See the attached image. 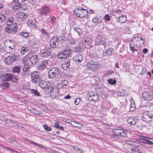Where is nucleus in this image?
I'll list each match as a JSON object with an SVG mask.
<instances>
[{
  "label": "nucleus",
  "instance_id": "38",
  "mask_svg": "<svg viewBox=\"0 0 153 153\" xmlns=\"http://www.w3.org/2000/svg\"><path fill=\"white\" fill-rule=\"evenodd\" d=\"M9 83L7 82H4L1 85V87L3 89H6L9 87Z\"/></svg>",
  "mask_w": 153,
  "mask_h": 153
},
{
  "label": "nucleus",
  "instance_id": "30",
  "mask_svg": "<svg viewBox=\"0 0 153 153\" xmlns=\"http://www.w3.org/2000/svg\"><path fill=\"white\" fill-rule=\"evenodd\" d=\"M129 46L131 50L133 53L135 51H137V50L136 49V48L137 47H136V44H135L130 43Z\"/></svg>",
  "mask_w": 153,
  "mask_h": 153
},
{
  "label": "nucleus",
  "instance_id": "15",
  "mask_svg": "<svg viewBox=\"0 0 153 153\" xmlns=\"http://www.w3.org/2000/svg\"><path fill=\"white\" fill-rule=\"evenodd\" d=\"M30 65H25L24 66L22 69L23 73H21L19 74V76H20V77L21 79L24 78L25 77V73L29 71L30 68Z\"/></svg>",
  "mask_w": 153,
  "mask_h": 153
},
{
  "label": "nucleus",
  "instance_id": "35",
  "mask_svg": "<svg viewBox=\"0 0 153 153\" xmlns=\"http://www.w3.org/2000/svg\"><path fill=\"white\" fill-rule=\"evenodd\" d=\"M15 49V47L13 45L10 47L7 46V50H6V51L8 53H11Z\"/></svg>",
  "mask_w": 153,
  "mask_h": 153
},
{
  "label": "nucleus",
  "instance_id": "4",
  "mask_svg": "<svg viewBox=\"0 0 153 153\" xmlns=\"http://www.w3.org/2000/svg\"><path fill=\"white\" fill-rule=\"evenodd\" d=\"M19 59V56L18 55H10L4 58V61L6 65H10L16 61H18Z\"/></svg>",
  "mask_w": 153,
  "mask_h": 153
},
{
  "label": "nucleus",
  "instance_id": "32",
  "mask_svg": "<svg viewBox=\"0 0 153 153\" xmlns=\"http://www.w3.org/2000/svg\"><path fill=\"white\" fill-rule=\"evenodd\" d=\"M15 4L13 6V9L15 10L20 8L21 7V3L19 2H14Z\"/></svg>",
  "mask_w": 153,
  "mask_h": 153
},
{
  "label": "nucleus",
  "instance_id": "25",
  "mask_svg": "<svg viewBox=\"0 0 153 153\" xmlns=\"http://www.w3.org/2000/svg\"><path fill=\"white\" fill-rule=\"evenodd\" d=\"M16 121L13 120H5V123L9 124V126L10 127L15 126L16 125Z\"/></svg>",
  "mask_w": 153,
  "mask_h": 153
},
{
  "label": "nucleus",
  "instance_id": "47",
  "mask_svg": "<svg viewBox=\"0 0 153 153\" xmlns=\"http://www.w3.org/2000/svg\"><path fill=\"white\" fill-rule=\"evenodd\" d=\"M4 30L5 31L10 33H12V28L9 27H6L5 28Z\"/></svg>",
  "mask_w": 153,
  "mask_h": 153
},
{
  "label": "nucleus",
  "instance_id": "14",
  "mask_svg": "<svg viewBox=\"0 0 153 153\" xmlns=\"http://www.w3.org/2000/svg\"><path fill=\"white\" fill-rule=\"evenodd\" d=\"M58 39L57 37H53L50 41V45L51 48H54L57 47L58 44Z\"/></svg>",
  "mask_w": 153,
  "mask_h": 153
},
{
  "label": "nucleus",
  "instance_id": "59",
  "mask_svg": "<svg viewBox=\"0 0 153 153\" xmlns=\"http://www.w3.org/2000/svg\"><path fill=\"white\" fill-rule=\"evenodd\" d=\"M96 94V93H93L92 92H89L88 94V95L89 96L88 98H90V97H92L95 94Z\"/></svg>",
  "mask_w": 153,
  "mask_h": 153
},
{
  "label": "nucleus",
  "instance_id": "52",
  "mask_svg": "<svg viewBox=\"0 0 153 153\" xmlns=\"http://www.w3.org/2000/svg\"><path fill=\"white\" fill-rule=\"evenodd\" d=\"M74 29L75 31L77 32L78 34L80 35L81 30L79 27H75L74 28Z\"/></svg>",
  "mask_w": 153,
  "mask_h": 153
},
{
  "label": "nucleus",
  "instance_id": "18",
  "mask_svg": "<svg viewBox=\"0 0 153 153\" xmlns=\"http://www.w3.org/2000/svg\"><path fill=\"white\" fill-rule=\"evenodd\" d=\"M68 81L65 79L61 80L58 83L57 87L59 88H63L64 86H66L68 85Z\"/></svg>",
  "mask_w": 153,
  "mask_h": 153
},
{
  "label": "nucleus",
  "instance_id": "58",
  "mask_svg": "<svg viewBox=\"0 0 153 153\" xmlns=\"http://www.w3.org/2000/svg\"><path fill=\"white\" fill-rule=\"evenodd\" d=\"M113 12L115 13H117V14H120V13L122 12V10L118 9L117 10H113Z\"/></svg>",
  "mask_w": 153,
  "mask_h": 153
},
{
  "label": "nucleus",
  "instance_id": "29",
  "mask_svg": "<svg viewBox=\"0 0 153 153\" xmlns=\"http://www.w3.org/2000/svg\"><path fill=\"white\" fill-rule=\"evenodd\" d=\"M98 96L96 94H95L92 97H91L90 98H88V99L92 101H94L95 102H97L98 100Z\"/></svg>",
  "mask_w": 153,
  "mask_h": 153
},
{
  "label": "nucleus",
  "instance_id": "60",
  "mask_svg": "<svg viewBox=\"0 0 153 153\" xmlns=\"http://www.w3.org/2000/svg\"><path fill=\"white\" fill-rule=\"evenodd\" d=\"M67 77L66 74L64 73H62L60 75V77L62 79H65Z\"/></svg>",
  "mask_w": 153,
  "mask_h": 153
},
{
  "label": "nucleus",
  "instance_id": "31",
  "mask_svg": "<svg viewBox=\"0 0 153 153\" xmlns=\"http://www.w3.org/2000/svg\"><path fill=\"white\" fill-rule=\"evenodd\" d=\"M113 51V49L112 48H109L105 50V53L107 55L110 56L112 54Z\"/></svg>",
  "mask_w": 153,
  "mask_h": 153
},
{
  "label": "nucleus",
  "instance_id": "37",
  "mask_svg": "<svg viewBox=\"0 0 153 153\" xmlns=\"http://www.w3.org/2000/svg\"><path fill=\"white\" fill-rule=\"evenodd\" d=\"M108 82L110 84L114 85L116 84L117 81L115 78L114 79L112 78L108 79Z\"/></svg>",
  "mask_w": 153,
  "mask_h": 153
},
{
  "label": "nucleus",
  "instance_id": "12",
  "mask_svg": "<svg viewBox=\"0 0 153 153\" xmlns=\"http://www.w3.org/2000/svg\"><path fill=\"white\" fill-rule=\"evenodd\" d=\"M15 16L19 21H23L26 19L27 16L23 12H19L16 13Z\"/></svg>",
  "mask_w": 153,
  "mask_h": 153
},
{
  "label": "nucleus",
  "instance_id": "55",
  "mask_svg": "<svg viewBox=\"0 0 153 153\" xmlns=\"http://www.w3.org/2000/svg\"><path fill=\"white\" fill-rule=\"evenodd\" d=\"M61 38V40L63 41H66L68 39V37L64 36V35H62Z\"/></svg>",
  "mask_w": 153,
  "mask_h": 153
},
{
  "label": "nucleus",
  "instance_id": "50",
  "mask_svg": "<svg viewBox=\"0 0 153 153\" xmlns=\"http://www.w3.org/2000/svg\"><path fill=\"white\" fill-rule=\"evenodd\" d=\"M6 19V17L4 14H0V22L4 21Z\"/></svg>",
  "mask_w": 153,
  "mask_h": 153
},
{
  "label": "nucleus",
  "instance_id": "63",
  "mask_svg": "<svg viewBox=\"0 0 153 153\" xmlns=\"http://www.w3.org/2000/svg\"><path fill=\"white\" fill-rule=\"evenodd\" d=\"M130 29V28L128 26H126L125 27L126 31V32L127 33H130L131 32Z\"/></svg>",
  "mask_w": 153,
  "mask_h": 153
},
{
  "label": "nucleus",
  "instance_id": "11",
  "mask_svg": "<svg viewBox=\"0 0 153 153\" xmlns=\"http://www.w3.org/2000/svg\"><path fill=\"white\" fill-rule=\"evenodd\" d=\"M142 97L145 100L149 101L153 99V95L150 91H147L143 93Z\"/></svg>",
  "mask_w": 153,
  "mask_h": 153
},
{
  "label": "nucleus",
  "instance_id": "39",
  "mask_svg": "<svg viewBox=\"0 0 153 153\" xmlns=\"http://www.w3.org/2000/svg\"><path fill=\"white\" fill-rule=\"evenodd\" d=\"M50 71H51V72H54L55 73V74H56L58 75L59 74V69L56 67H53L51 69Z\"/></svg>",
  "mask_w": 153,
  "mask_h": 153
},
{
  "label": "nucleus",
  "instance_id": "62",
  "mask_svg": "<svg viewBox=\"0 0 153 153\" xmlns=\"http://www.w3.org/2000/svg\"><path fill=\"white\" fill-rule=\"evenodd\" d=\"M30 111L31 112L33 113V114H38V112L35 110L34 109H31L30 110Z\"/></svg>",
  "mask_w": 153,
  "mask_h": 153
},
{
  "label": "nucleus",
  "instance_id": "48",
  "mask_svg": "<svg viewBox=\"0 0 153 153\" xmlns=\"http://www.w3.org/2000/svg\"><path fill=\"white\" fill-rule=\"evenodd\" d=\"M11 44V42L10 41H6L4 43V45L5 46V49L6 50H7V46L8 47H10L11 46L9 45L10 44Z\"/></svg>",
  "mask_w": 153,
  "mask_h": 153
},
{
  "label": "nucleus",
  "instance_id": "45",
  "mask_svg": "<svg viewBox=\"0 0 153 153\" xmlns=\"http://www.w3.org/2000/svg\"><path fill=\"white\" fill-rule=\"evenodd\" d=\"M20 34L21 36L25 37H27L29 35V33L26 32H21L20 33Z\"/></svg>",
  "mask_w": 153,
  "mask_h": 153
},
{
  "label": "nucleus",
  "instance_id": "16",
  "mask_svg": "<svg viewBox=\"0 0 153 153\" xmlns=\"http://www.w3.org/2000/svg\"><path fill=\"white\" fill-rule=\"evenodd\" d=\"M49 7L47 6H44L42 7L40 10V14L42 15L46 16L50 12Z\"/></svg>",
  "mask_w": 153,
  "mask_h": 153
},
{
  "label": "nucleus",
  "instance_id": "41",
  "mask_svg": "<svg viewBox=\"0 0 153 153\" xmlns=\"http://www.w3.org/2000/svg\"><path fill=\"white\" fill-rule=\"evenodd\" d=\"M56 19L55 17L52 16L51 18L50 22L52 25H53L55 23Z\"/></svg>",
  "mask_w": 153,
  "mask_h": 153
},
{
  "label": "nucleus",
  "instance_id": "53",
  "mask_svg": "<svg viewBox=\"0 0 153 153\" xmlns=\"http://www.w3.org/2000/svg\"><path fill=\"white\" fill-rule=\"evenodd\" d=\"M94 79L95 80L96 82L98 83L100 81V79L99 78V77L98 76L96 75L94 77Z\"/></svg>",
  "mask_w": 153,
  "mask_h": 153
},
{
  "label": "nucleus",
  "instance_id": "10",
  "mask_svg": "<svg viewBox=\"0 0 153 153\" xmlns=\"http://www.w3.org/2000/svg\"><path fill=\"white\" fill-rule=\"evenodd\" d=\"M51 53L50 49L49 48H46L41 50L39 54L41 57H48L51 56Z\"/></svg>",
  "mask_w": 153,
  "mask_h": 153
},
{
  "label": "nucleus",
  "instance_id": "46",
  "mask_svg": "<svg viewBox=\"0 0 153 153\" xmlns=\"http://www.w3.org/2000/svg\"><path fill=\"white\" fill-rule=\"evenodd\" d=\"M28 5L27 4H23L21 5V9L23 10H26L27 9Z\"/></svg>",
  "mask_w": 153,
  "mask_h": 153
},
{
  "label": "nucleus",
  "instance_id": "43",
  "mask_svg": "<svg viewBox=\"0 0 153 153\" xmlns=\"http://www.w3.org/2000/svg\"><path fill=\"white\" fill-rule=\"evenodd\" d=\"M14 19L13 17L11 16L8 18V20L7 21V24H8L9 23H10L11 24V25H12V23H13Z\"/></svg>",
  "mask_w": 153,
  "mask_h": 153
},
{
  "label": "nucleus",
  "instance_id": "7",
  "mask_svg": "<svg viewBox=\"0 0 153 153\" xmlns=\"http://www.w3.org/2000/svg\"><path fill=\"white\" fill-rule=\"evenodd\" d=\"M141 119L148 123H153V114L148 111H145L143 113Z\"/></svg>",
  "mask_w": 153,
  "mask_h": 153
},
{
  "label": "nucleus",
  "instance_id": "21",
  "mask_svg": "<svg viewBox=\"0 0 153 153\" xmlns=\"http://www.w3.org/2000/svg\"><path fill=\"white\" fill-rule=\"evenodd\" d=\"M102 18L100 16H95L92 19V22L95 24H99L102 21Z\"/></svg>",
  "mask_w": 153,
  "mask_h": 153
},
{
  "label": "nucleus",
  "instance_id": "20",
  "mask_svg": "<svg viewBox=\"0 0 153 153\" xmlns=\"http://www.w3.org/2000/svg\"><path fill=\"white\" fill-rule=\"evenodd\" d=\"M29 43V46L33 48H36L39 47L38 43L34 39L31 40Z\"/></svg>",
  "mask_w": 153,
  "mask_h": 153
},
{
  "label": "nucleus",
  "instance_id": "2",
  "mask_svg": "<svg viewBox=\"0 0 153 153\" xmlns=\"http://www.w3.org/2000/svg\"><path fill=\"white\" fill-rule=\"evenodd\" d=\"M60 49L61 51L59 52L58 55V57L59 59H62L68 57L72 53L71 49L65 47L63 44H61Z\"/></svg>",
  "mask_w": 153,
  "mask_h": 153
},
{
  "label": "nucleus",
  "instance_id": "36",
  "mask_svg": "<svg viewBox=\"0 0 153 153\" xmlns=\"http://www.w3.org/2000/svg\"><path fill=\"white\" fill-rule=\"evenodd\" d=\"M21 50V53L23 55L25 54L28 51V48L27 47H22Z\"/></svg>",
  "mask_w": 153,
  "mask_h": 153
},
{
  "label": "nucleus",
  "instance_id": "64",
  "mask_svg": "<svg viewBox=\"0 0 153 153\" xmlns=\"http://www.w3.org/2000/svg\"><path fill=\"white\" fill-rule=\"evenodd\" d=\"M54 126L56 128H58L59 127V124L58 122H56L54 123Z\"/></svg>",
  "mask_w": 153,
  "mask_h": 153
},
{
  "label": "nucleus",
  "instance_id": "44",
  "mask_svg": "<svg viewBox=\"0 0 153 153\" xmlns=\"http://www.w3.org/2000/svg\"><path fill=\"white\" fill-rule=\"evenodd\" d=\"M69 66H70L68 64L66 65L64 63L62 64L61 65V68L65 70H67Z\"/></svg>",
  "mask_w": 153,
  "mask_h": 153
},
{
  "label": "nucleus",
  "instance_id": "8",
  "mask_svg": "<svg viewBox=\"0 0 153 153\" xmlns=\"http://www.w3.org/2000/svg\"><path fill=\"white\" fill-rule=\"evenodd\" d=\"M86 66L88 69L94 71L99 68V64L97 62L91 60L88 62Z\"/></svg>",
  "mask_w": 153,
  "mask_h": 153
},
{
  "label": "nucleus",
  "instance_id": "51",
  "mask_svg": "<svg viewBox=\"0 0 153 153\" xmlns=\"http://www.w3.org/2000/svg\"><path fill=\"white\" fill-rule=\"evenodd\" d=\"M43 127L45 130L47 131H50L51 130V128L49 127L48 126L46 125H43Z\"/></svg>",
  "mask_w": 153,
  "mask_h": 153
},
{
  "label": "nucleus",
  "instance_id": "5",
  "mask_svg": "<svg viewBox=\"0 0 153 153\" xmlns=\"http://www.w3.org/2000/svg\"><path fill=\"white\" fill-rule=\"evenodd\" d=\"M32 82L34 83H38L42 79L40 73L37 71H34L31 72L30 74Z\"/></svg>",
  "mask_w": 153,
  "mask_h": 153
},
{
  "label": "nucleus",
  "instance_id": "34",
  "mask_svg": "<svg viewBox=\"0 0 153 153\" xmlns=\"http://www.w3.org/2000/svg\"><path fill=\"white\" fill-rule=\"evenodd\" d=\"M30 90L31 92V93L32 94H33L34 95L37 96H40V94L38 91L37 90L31 89Z\"/></svg>",
  "mask_w": 153,
  "mask_h": 153
},
{
  "label": "nucleus",
  "instance_id": "49",
  "mask_svg": "<svg viewBox=\"0 0 153 153\" xmlns=\"http://www.w3.org/2000/svg\"><path fill=\"white\" fill-rule=\"evenodd\" d=\"M13 82L14 83L18 82L19 79L17 76H13Z\"/></svg>",
  "mask_w": 153,
  "mask_h": 153
},
{
  "label": "nucleus",
  "instance_id": "19",
  "mask_svg": "<svg viewBox=\"0 0 153 153\" xmlns=\"http://www.w3.org/2000/svg\"><path fill=\"white\" fill-rule=\"evenodd\" d=\"M73 60L75 61L81 62L83 60L82 56L79 54H76L73 58Z\"/></svg>",
  "mask_w": 153,
  "mask_h": 153
},
{
  "label": "nucleus",
  "instance_id": "13",
  "mask_svg": "<svg viewBox=\"0 0 153 153\" xmlns=\"http://www.w3.org/2000/svg\"><path fill=\"white\" fill-rule=\"evenodd\" d=\"M112 132L114 134L122 137H125L127 136L126 132L124 130L120 129H114L113 130Z\"/></svg>",
  "mask_w": 153,
  "mask_h": 153
},
{
  "label": "nucleus",
  "instance_id": "9",
  "mask_svg": "<svg viewBox=\"0 0 153 153\" xmlns=\"http://www.w3.org/2000/svg\"><path fill=\"white\" fill-rule=\"evenodd\" d=\"M95 44L97 45H101L105 46V39L102 37V34H98L96 36Z\"/></svg>",
  "mask_w": 153,
  "mask_h": 153
},
{
  "label": "nucleus",
  "instance_id": "6",
  "mask_svg": "<svg viewBox=\"0 0 153 153\" xmlns=\"http://www.w3.org/2000/svg\"><path fill=\"white\" fill-rule=\"evenodd\" d=\"M132 40L133 43L136 44V47L137 48L141 47L144 42L143 38L137 34L134 35Z\"/></svg>",
  "mask_w": 153,
  "mask_h": 153
},
{
  "label": "nucleus",
  "instance_id": "1",
  "mask_svg": "<svg viewBox=\"0 0 153 153\" xmlns=\"http://www.w3.org/2000/svg\"><path fill=\"white\" fill-rule=\"evenodd\" d=\"M45 86L42 85V83H41L39 85L42 89H45L48 94H51V96L53 95L54 98L57 97L59 95V90L56 88L55 84L53 83L46 84L45 82Z\"/></svg>",
  "mask_w": 153,
  "mask_h": 153
},
{
  "label": "nucleus",
  "instance_id": "26",
  "mask_svg": "<svg viewBox=\"0 0 153 153\" xmlns=\"http://www.w3.org/2000/svg\"><path fill=\"white\" fill-rule=\"evenodd\" d=\"M55 73L54 72H51L50 71H49L48 73L49 78L51 79L56 78L58 76V75Z\"/></svg>",
  "mask_w": 153,
  "mask_h": 153
},
{
  "label": "nucleus",
  "instance_id": "42",
  "mask_svg": "<svg viewBox=\"0 0 153 153\" xmlns=\"http://www.w3.org/2000/svg\"><path fill=\"white\" fill-rule=\"evenodd\" d=\"M27 25L30 27H33L34 26L33 21L31 19H29L28 20L27 22Z\"/></svg>",
  "mask_w": 153,
  "mask_h": 153
},
{
  "label": "nucleus",
  "instance_id": "22",
  "mask_svg": "<svg viewBox=\"0 0 153 153\" xmlns=\"http://www.w3.org/2000/svg\"><path fill=\"white\" fill-rule=\"evenodd\" d=\"M30 61L32 65L36 63L38 61L37 55H33L30 58Z\"/></svg>",
  "mask_w": 153,
  "mask_h": 153
},
{
  "label": "nucleus",
  "instance_id": "33",
  "mask_svg": "<svg viewBox=\"0 0 153 153\" xmlns=\"http://www.w3.org/2000/svg\"><path fill=\"white\" fill-rule=\"evenodd\" d=\"M39 30L41 32V33L43 35H45L46 36H48L49 34L45 29L44 28H41L40 27H39Z\"/></svg>",
  "mask_w": 153,
  "mask_h": 153
},
{
  "label": "nucleus",
  "instance_id": "24",
  "mask_svg": "<svg viewBox=\"0 0 153 153\" xmlns=\"http://www.w3.org/2000/svg\"><path fill=\"white\" fill-rule=\"evenodd\" d=\"M4 79L6 81H9L13 78V75L12 74L6 73L3 76Z\"/></svg>",
  "mask_w": 153,
  "mask_h": 153
},
{
  "label": "nucleus",
  "instance_id": "40",
  "mask_svg": "<svg viewBox=\"0 0 153 153\" xmlns=\"http://www.w3.org/2000/svg\"><path fill=\"white\" fill-rule=\"evenodd\" d=\"M92 36L91 35H88L87 36H85V41L87 42H90L92 39Z\"/></svg>",
  "mask_w": 153,
  "mask_h": 153
},
{
  "label": "nucleus",
  "instance_id": "57",
  "mask_svg": "<svg viewBox=\"0 0 153 153\" xmlns=\"http://www.w3.org/2000/svg\"><path fill=\"white\" fill-rule=\"evenodd\" d=\"M80 101V100L79 98H76L75 101L74 103L76 105H77L79 104Z\"/></svg>",
  "mask_w": 153,
  "mask_h": 153
},
{
  "label": "nucleus",
  "instance_id": "28",
  "mask_svg": "<svg viewBox=\"0 0 153 153\" xmlns=\"http://www.w3.org/2000/svg\"><path fill=\"white\" fill-rule=\"evenodd\" d=\"M21 68L19 66H15L12 68V71L13 73L19 74L20 73Z\"/></svg>",
  "mask_w": 153,
  "mask_h": 153
},
{
  "label": "nucleus",
  "instance_id": "17",
  "mask_svg": "<svg viewBox=\"0 0 153 153\" xmlns=\"http://www.w3.org/2000/svg\"><path fill=\"white\" fill-rule=\"evenodd\" d=\"M48 63V61L47 60H45L41 61L39 64V65L37 67V69L39 70H41L44 68L47 65Z\"/></svg>",
  "mask_w": 153,
  "mask_h": 153
},
{
  "label": "nucleus",
  "instance_id": "61",
  "mask_svg": "<svg viewBox=\"0 0 153 153\" xmlns=\"http://www.w3.org/2000/svg\"><path fill=\"white\" fill-rule=\"evenodd\" d=\"M70 60H68V59H66L65 60V62L64 63L66 64V65L68 64V65H69L70 66Z\"/></svg>",
  "mask_w": 153,
  "mask_h": 153
},
{
  "label": "nucleus",
  "instance_id": "23",
  "mask_svg": "<svg viewBox=\"0 0 153 153\" xmlns=\"http://www.w3.org/2000/svg\"><path fill=\"white\" fill-rule=\"evenodd\" d=\"M137 120L134 117H130L127 119L128 123L131 125H134L136 123Z\"/></svg>",
  "mask_w": 153,
  "mask_h": 153
},
{
  "label": "nucleus",
  "instance_id": "27",
  "mask_svg": "<svg viewBox=\"0 0 153 153\" xmlns=\"http://www.w3.org/2000/svg\"><path fill=\"white\" fill-rule=\"evenodd\" d=\"M126 20V16L122 15L118 17L117 21L123 23H125Z\"/></svg>",
  "mask_w": 153,
  "mask_h": 153
},
{
  "label": "nucleus",
  "instance_id": "54",
  "mask_svg": "<svg viewBox=\"0 0 153 153\" xmlns=\"http://www.w3.org/2000/svg\"><path fill=\"white\" fill-rule=\"evenodd\" d=\"M104 18L105 20L107 21H109L111 20L110 17L108 14H106L105 15Z\"/></svg>",
  "mask_w": 153,
  "mask_h": 153
},
{
  "label": "nucleus",
  "instance_id": "56",
  "mask_svg": "<svg viewBox=\"0 0 153 153\" xmlns=\"http://www.w3.org/2000/svg\"><path fill=\"white\" fill-rule=\"evenodd\" d=\"M74 51V52L77 53L81 51L82 49L79 47H76L75 48Z\"/></svg>",
  "mask_w": 153,
  "mask_h": 153
},
{
  "label": "nucleus",
  "instance_id": "3",
  "mask_svg": "<svg viewBox=\"0 0 153 153\" xmlns=\"http://www.w3.org/2000/svg\"><path fill=\"white\" fill-rule=\"evenodd\" d=\"M73 13L74 14L76 15L77 17L82 19L86 18L88 14L87 10L81 7L76 8L74 10Z\"/></svg>",
  "mask_w": 153,
  "mask_h": 153
}]
</instances>
